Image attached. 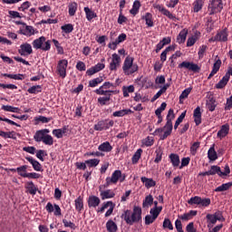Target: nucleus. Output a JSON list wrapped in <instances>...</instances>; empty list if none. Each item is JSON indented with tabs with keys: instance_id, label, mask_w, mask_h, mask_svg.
Listing matches in <instances>:
<instances>
[{
	"instance_id": "42",
	"label": "nucleus",
	"mask_w": 232,
	"mask_h": 232,
	"mask_svg": "<svg viewBox=\"0 0 232 232\" xmlns=\"http://www.w3.org/2000/svg\"><path fill=\"white\" fill-rule=\"evenodd\" d=\"M163 229H169V231H173V223H171V219L165 218L163 220V225H162Z\"/></svg>"
},
{
	"instance_id": "56",
	"label": "nucleus",
	"mask_w": 232,
	"mask_h": 232,
	"mask_svg": "<svg viewBox=\"0 0 232 232\" xmlns=\"http://www.w3.org/2000/svg\"><path fill=\"white\" fill-rule=\"evenodd\" d=\"M216 102L217 101H215L213 98L209 99V102L207 103L208 111H215V109L217 108Z\"/></svg>"
},
{
	"instance_id": "36",
	"label": "nucleus",
	"mask_w": 232,
	"mask_h": 232,
	"mask_svg": "<svg viewBox=\"0 0 232 232\" xmlns=\"http://www.w3.org/2000/svg\"><path fill=\"white\" fill-rule=\"evenodd\" d=\"M83 10L85 12L87 21H92V19H95V17H97V14L90 9V7H84Z\"/></svg>"
},
{
	"instance_id": "12",
	"label": "nucleus",
	"mask_w": 232,
	"mask_h": 232,
	"mask_svg": "<svg viewBox=\"0 0 232 232\" xmlns=\"http://www.w3.org/2000/svg\"><path fill=\"white\" fill-rule=\"evenodd\" d=\"M165 130L163 135L160 136V140H166L167 138L171 135L173 131V121H169L166 122L165 126L163 127V130Z\"/></svg>"
},
{
	"instance_id": "49",
	"label": "nucleus",
	"mask_w": 232,
	"mask_h": 232,
	"mask_svg": "<svg viewBox=\"0 0 232 232\" xmlns=\"http://www.w3.org/2000/svg\"><path fill=\"white\" fill-rule=\"evenodd\" d=\"M34 121L36 124H39V122H42V124H48V122L52 121V118H46L45 116H36L34 117Z\"/></svg>"
},
{
	"instance_id": "58",
	"label": "nucleus",
	"mask_w": 232,
	"mask_h": 232,
	"mask_svg": "<svg viewBox=\"0 0 232 232\" xmlns=\"http://www.w3.org/2000/svg\"><path fill=\"white\" fill-rule=\"evenodd\" d=\"M146 24L149 28L155 26V24L153 22V17L151 16V14H150V13L146 14Z\"/></svg>"
},
{
	"instance_id": "46",
	"label": "nucleus",
	"mask_w": 232,
	"mask_h": 232,
	"mask_svg": "<svg viewBox=\"0 0 232 232\" xmlns=\"http://www.w3.org/2000/svg\"><path fill=\"white\" fill-rule=\"evenodd\" d=\"M208 157L209 160H217V159H218V155H217V150H215V147H211L208 150Z\"/></svg>"
},
{
	"instance_id": "22",
	"label": "nucleus",
	"mask_w": 232,
	"mask_h": 232,
	"mask_svg": "<svg viewBox=\"0 0 232 232\" xmlns=\"http://www.w3.org/2000/svg\"><path fill=\"white\" fill-rule=\"evenodd\" d=\"M206 3V0H195L192 4V10L194 14H198L202 8H204V4Z\"/></svg>"
},
{
	"instance_id": "9",
	"label": "nucleus",
	"mask_w": 232,
	"mask_h": 232,
	"mask_svg": "<svg viewBox=\"0 0 232 232\" xmlns=\"http://www.w3.org/2000/svg\"><path fill=\"white\" fill-rule=\"evenodd\" d=\"M68 68V60L63 59L60 60L57 63L56 72L62 79L66 78V69Z\"/></svg>"
},
{
	"instance_id": "16",
	"label": "nucleus",
	"mask_w": 232,
	"mask_h": 232,
	"mask_svg": "<svg viewBox=\"0 0 232 232\" xmlns=\"http://www.w3.org/2000/svg\"><path fill=\"white\" fill-rule=\"evenodd\" d=\"M53 208H54V216L61 217L63 213L61 212V207H59V205L57 204L53 205L51 202H48L47 205L45 206V209L49 213H53Z\"/></svg>"
},
{
	"instance_id": "2",
	"label": "nucleus",
	"mask_w": 232,
	"mask_h": 232,
	"mask_svg": "<svg viewBox=\"0 0 232 232\" xmlns=\"http://www.w3.org/2000/svg\"><path fill=\"white\" fill-rule=\"evenodd\" d=\"M34 50H43V52H50L52 48V40H47L46 37L41 36L32 43Z\"/></svg>"
},
{
	"instance_id": "24",
	"label": "nucleus",
	"mask_w": 232,
	"mask_h": 232,
	"mask_svg": "<svg viewBox=\"0 0 232 232\" xmlns=\"http://www.w3.org/2000/svg\"><path fill=\"white\" fill-rule=\"evenodd\" d=\"M220 66H222V61L220 59H218L212 67V71L209 73L208 79H211L216 73L218 72V70H220Z\"/></svg>"
},
{
	"instance_id": "35",
	"label": "nucleus",
	"mask_w": 232,
	"mask_h": 232,
	"mask_svg": "<svg viewBox=\"0 0 232 232\" xmlns=\"http://www.w3.org/2000/svg\"><path fill=\"white\" fill-rule=\"evenodd\" d=\"M208 172L210 173V176L218 175V177H222V169H220L219 166L212 165Z\"/></svg>"
},
{
	"instance_id": "52",
	"label": "nucleus",
	"mask_w": 232,
	"mask_h": 232,
	"mask_svg": "<svg viewBox=\"0 0 232 232\" xmlns=\"http://www.w3.org/2000/svg\"><path fill=\"white\" fill-rule=\"evenodd\" d=\"M45 136L46 135H44L40 130L35 132V134L34 135V139L35 142H43V140H44Z\"/></svg>"
},
{
	"instance_id": "30",
	"label": "nucleus",
	"mask_w": 232,
	"mask_h": 232,
	"mask_svg": "<svg viewBox=\"0 0 232 232\" xmlns=\"http://www.w3.org/2000/svg\"><path fill=\"white\" fill-rule=\"evenodd\" d=\"M197 210H190L188 213H185L181 216H179V218H180V220H184L185 222H188V220H191V218H193V217H197Z\"/></svg>"
},
{
	"instance_id": "41",
	"label": "nucleus",
	"mask_w": 232,
	"mask_h": 232,
	"mask_svg": "<svg viewBox=\"0 0 232 232\" xmlns=\"http://www.w3.org/2000/svg\"><path fill=\"white\" fill-rule=\"evenodd\" d=\"M28 93L37 95L43 92V87L41 85H34L27 90Z\"/></svg>"
},
{
	"instance_id": "62",
	"label": "nucleus",
	"mask_w": 232,
	"mask_h": 232,
	"mask_svg": "<svg viewBox=\"0 0 232 232\" xmlns=\"http://www.w3.org/2000/svg\"><path fill=\"white\" fill-rule=\"evenodd\" d=\"M63 224L64 227H70L71 229H77V226H75V223L72 221H68L67 219H63Z\"/></svg>"
},
{
	"instance_id": "38",
	"label": "nucleus",
	"mask_w": 232,
	"mask_h": 232,
	"mask_svg": "<svg viewBox=\"0 0 232 232\" xmlns=\"http://www.w3.org/2000/svg\"><path fill=\"white\" fill-rule=\"evenodd\" d=\"M186 37H188V31H181L177 36V43H179V44H184V43H186Z\"/></svg>"
},
{
	"instance_id": "54",
	"label": "nucleus",
	"mask_w": 232,
	"mask_h": 232,
	"mask_svg": "<svg viewBox=\"0 0 232 232\" xmlns=\"http://www.w3.org/2000/svg\"><path fill=\"white\" fill-rule=\"evenodd\" d=\"M140 155H142V149H139L131 158L132 164H137L140 160Z\"/></svg>"
},
{
	"instance_id": "53",
	"label": "nucleus",
	"mask_w": 232,
	"mask_h": 232,
	"mask_svg": "<svg viewBox=\"0 0 232 232\" xmlns=\"http://www.w3.org/2000/svg\"><path fill=\"white\" fill-rule=\"evenodd\" d=\"M186 113L187 111H183L179 118L177 119L175 124H174V130H177L179 128V126H180L182 121H184V119H186Z\"/></svg>"
},
{
	"instance_id": "51",
	"label": "nucleus",
	"mask_w": 232,
	"mask_h": 232,
	"mask_svg": "<svg viewBox=\"0 0 232 232\" xmlns=\"http://www.w3.org/2000/svg\"><path fill=\"white\" fill-rule=\"evenodd\" d=\"M4 77H8V79H14V81H24V74H8L5 73Z\"/></svg>"
},
{
	"instance_id": "32",
	"label": "nucleus",
	"mask_w": 232,
	"mask_h": 232,
	"mask_svg": "<svg viewBox=\"0 0 232 232\" xmlns=\"http://www.w3.org/2000/svg\"><path fill=\"white\" fill-rule=\"evenodd\" d=\"M74 204H75V209H76V211H79V213H81V211L82 209H84V200H83L82 197L79 196L74 200Z\"/></svg>"
},
{
	"instance_id": "15",
	"label": "nucleus",
	"mask_w": 232,
	"mask_h": 232,
	"mask_svg": "<svg viewBox=\"0 0 232 232\" xmlns=\"http://www.w3.org/2000/svg\"><path fill=\"white\" fill-rule=\"evenodd\" d=\"M99 191H100V197L102 200H106L108 198H113L115 197V192L111 189H102V186L99 187Z\"/></svg>"
},
{
	"instance_id": "61",
	"label": "nucleus",
	"mask_w": 232,
	"mask_h": 232,
	"mask_svg": "<svg viewBox=\"0 0 232 232\" xmlns=\"http://www.w3.org/2000/svg\"><path fill=\"white\" fill-rule=\"evenodd\" d=\"M61 28L64 34H72L73 32V24H64Z\"/></svg>"
},
{
	"instance_id": "63",
	"label": "nucleus",
	"mask_w": 232,
	"mask_h": 232,
	"mask_svg": "<svg viewBox=\"0 0 232 232\" xmlns=\"http://www.w3.org/2000/svg\"><path fill=\"white\" fill-rule=\"evenodd\" d=\"M24 177V179H41V174L36 172H27Z\"/></svg>"
},
{
	"instance_id": "50",
	"label": "nucleus",
	"mask_w": 232,
	"mask_h": 232,
	"mask_svg": "<svg viewBox=\"0 0 232 232\" xmlns=\"http://www.w3.org/2000/svg\"><path fill=\"white\" fill-rule=\"evenodd\" d=\"M2 110H4V111H11L12 113H19L20 111L19 108L14 107L12 105H3Z\"/></svg>"
},
{
	"instance_id": "10",
	"label": "nucleus",
	"mask_w": 232,
	"mask_h": 232,
	"mask_svg": "<svg viewBox=\"0 0 232 232\" xmlns=\"http://www.w3.org/2000/svg\"><path fill=\"white\" fill-rule=\"evenodd\" d=\"M178 68L185 70H189L190 72H194V73H198L200 72V68L198 67V64L191 63V62H182L178 65Z\"/></svg>"
},
{
	"instance_id": "59",
	"label": "nucleus",
	"mask_w": 232,
	"mask_h": 232,
	"mask_svg": "<svg viewBox=\"0 0 232 232\" xmlns=\"http://www.w3.org/2000/svg\"><path fill=\"white\" fill-rule=\"evenodd\" d=\"M198 148H200V142L199 141L194 142L190 147L191 155H193V156L197 155V151H198Z\"/></svg>"
},
{
	"instance_id": "17",
	"label": "nucleus",
	"mask_w": 232,
	"mask_h": 232,
	"mask_svg": "<svg viewBox=\"0 0 232 232\" xmlns=\"http://www.w3.org/2000/svg\"><path fill=\"white\" fill-rule=\"evenodd\" d=\"M155 8L157 10H159V12H160V14H162L163 15H166V17H169V19H172V21L177 22V16H175V14H171V12H169V10L166 9V7H164V5H156Z\"/></svg>"
},
{
	"instance_id": "55",
	"label": "nucleus",
	"mask_w": 232,
	"mask_h": 232,
	"mask_svg": "<svg viewBox=\"0 0 232 232\" xmlns=\"http://www.w3.org/2000/svg\"><path fill=\"white\" fill-rule=\"evenodd\" d=\"M43 142L45 144V146H53V137H52L50 134H46Z\"/></svg>"
},
{
	"instance_id": "27",
	"label": "nucleus",
	"mask_w": 232,
	"mask_h": 232,
	"mask_svg": "<svg viewBox=\"0 0 232 232\" xmlns=\"http://www.w3.org/2000/svg\"><path fill=\"white\" fill-rule=\"evenodd\" d=\"M169 159L173 168H179V166H180V157H179V154L171 153L169 154Z\"/></svg>"
},
{
	"instance_id": "6",
	"label": "nucleus",
	"mask_w": 232,
	"mask_h": 232,
	"mask_svg": "<svg viewBox=\"0 0 232 232\" xmlns=\"http://www.w3.org/2000/svg\"><path fill=\"white\" fill-rule=\"evenodd\" d=\"M162 212V207H154L150 208V214L146 216V225L150 226V224H153L157 218H159V215Z\"/></svg>"
},
{
	"instance_id": "47",
	"label": "nucleus",
	"mask_w": 232,
	"mask_h": 232,
	"mask_svg": "<svg viewBox=\"0 0 232 232\" xmlns=\"http://www.w3.org/2000/svg\"><path fill=\"white\" fill-rule=\"evenodd\" d=\"M101 160L99 159H91L85 160V164L88 166V168H97V165L100 164Z\"/></svg>"
},
{
	"instance_id": "18",
	"label": "nucleus",
	"mask_w": 232,
	"mask_h": 232,
	"mask_svg": "<svg viewBox=\"0 0 232 232\" xmlns=\"http://www.w3.org/2000/svg\"><path fill=\"white\" fill-rule=\"evenodd\" d=\"M119 66H121V56H119V54H117V53H113L112 60L110 63L109 68L111 72H115V70H117V68H119Z\"/></svg>"
},
{
	"instance_id": "31",
	"label": "nucleus",
	"mask_w": 232,
	"mask_h": 232,
	"mask_svg": "<svg viewBox=\"0 0 232 232\" xmlns=\"http://www.w3.org/2000/svg\"><path fill=\"white\" fill-rule=\"evenodd\" d=\"M106 229L108 232H117L119 231V227H117V223H115L111 219H109L106 222Z\"/></svg>"
},
{
	"instance_id": "14",
	"label": "nucleus",
	"mask_w": 232,
	"mask_h": 232,
	"mask_svg": "<svg viewBox=\"0 0 232 232\" xmlns=\"http://www.w3.org/2000/svg\"><path fill=\"white\" fill-rule=\"evenodd\" d=\"M18 53L20 55H32L34 53V50L32 49V44L25 43L20 45V49L18 50Z\"/></svg>"
},
{
	"instance_id": "11",
	"label": "nucleus",
	"mask_w": 232,
	"mask_h": 232,
	"mask_svg": "<svg viewBox=\"0 0 232 232\" xmlns=\"http://www.w3.org/2000/svg\"><path fill=\"white\" fill-rule=\"evenodd\" d=\"M113 86H114L113 83L110 82H105L99 89H96L94 92L97 95H103L106 93H115V91H110V88H113Z\"/></svg>"
},
{
	"instance_id": "8",
	"label": "nucleus",
	"mask_w": 232,
	"mask_h": 232,
	"mask_svg": "<svg viewBox=\"0 0 232 232\" xmlns=\"http://www.w3.org/2000/svg\"><path fill=\"white\" fill-rule=\"evenodd\" d=\"M120 179H121V170L119 169L114 170L111 177H107L105 179V184L103 185V189L105 188H110L111 184H117Z\"/></svg>"
},
{
	"instance_id": "40",
	"label": "nucleus",
	"mask_w": 232,
	"mask_h": 232,
	"mask_svg": "<svg viewBox=\"0 0 232 232\" xmlns=\"http://www.w3.org/2000/svg\"><path fill=\"white\" fill-rule=\"evenodd\" d=\"M103 81L104 79L102 78V76L92 79L89 82V87L95 88L96 86H99V84H101V82H102Z\"/></svg>"
},
{
	"instance_id": "39",
	"label": "nucleus",
	"mask_w": 232,
	"mask_h": 232,
	"mask_svg": "<svg viewBox=\"0 0 232 232\" xmlns=\"http://www.w3.org/2000/svg\"><path fill=\"white\" fill-rule=\"evenodd\" d=\"M26 186V189H28L30 195H36L38 188L35 187V184H34L33 181L27 182Z\"/></svg>"
},
{
	"instance_id": "19",
	"label": "nucleus",
	"mask_w": 232,
	"mask_h": 232,
	"mask_svg": "<svg viewBox=\"0 0 232 232\" xmlns=\"http://www.w3.org/2000/svg\"><path fill=\"white\" fill-rule=\"evenodd\" d=\"M193 117L196 126H200V124H202V111H200V107L198 106L194 110Z\"/></svg>"
},
{
	"instance_id": "7",
	"label": "nucleus",
	"mask_w": 232,
	"mask_h": 232,
	"mask_svg": "<svg viewBox=\"0 0 232 232\" xmlns=\"http://www.w3.org/2000/svg\"><path fill=\"white\" fill-rule=\"evenodd\" d=\"M114 124L115 121H113V120H102L94 125V130L95 131H104L110 130V128H113Z\"/></svg>"
},
{
	"instance_id": "5",
	"label": "nucleus",
	"mask_w": 232,
	"mask_h": 232,
	"mask_svg": "<svg viewBox=\"0 0 232 232\" xmlns=\"http://www.w3.org/2000/svg\"><path fill=\"white\" fill-rule=\"evenodd\" d=\"M224 10V3L222 0H211L208 4L209 15H215V14H220Z\"/></svg>"
},
{
	"instance_id": "21",
	"label": "nucleus",
	"mask_w": 232,
	"mask_h": 232,
	"mask_svg": "<svg viewBox=\"0 0 232 232\" xmlns=\"http://www.w3.org/2000/svg\"><path fill=\"white\" fill-rule=\"evenodd\" d=\"M87 203L89 208H97L101 204V198L97 196H90Z\"/></svg>"
},
{
	"instance_id": "20",
	"label": "nucleus",
	"mask_w": 232,
	"mask_h": 232,
	"mask_svg": "<svg viewBox=\"0 0 232 232\" xmlns=\"http://www.w3.org/2000/svg\"><path fill=\"white\" fill-rule=\"evenodd\" d=\"M25 159L30 162L34 171H43V165H41L35 159L32 157H25Z\"/></svg>"
},
{
	"instance_id": "43",
	"label": "nucleus",
	"mask_w": 232,
	"mask_h": 232,
	"mask_svg": "<svg viewBox=\"0 0 232 232\" xmlns=\"http://www.w3.org/2000/svg\"><path fill=\"white\" fill-rule=\"evenodd\" d=\"M23 35H27L28 37L35 34V29L32 25H26L24 32H22Z\"/></svg>"
},
{
	"instance_id": "60",
	"label": "nucleus",
	"mask_w": 232,
	"mask_h": 232,
	"mask_svg": "<svg viewBox=\"0 0 232 232\" xmlns=\"http://www.w3.org/2000/svg\"><path fill=\"white\" fill-rule=\"evenodd\" d=\"M191 90H193V88L191 87L185 89L179 95V101H182V99H188V97L191 93Z\"/></svg>"
},
{
	"instance_id": "23",
	"label": "nucleus",
	"mask_w": 232,
	"mask_h": 232,
	"mask_svg": "<svg viewBox=\"0 0 232 232\" xmlns=\"http://www.w3.org/2000/svg\"><path fill=\"white\" fill-rule=\"evenodd\" d=\"M229 134V125L224 124L221 126L220 130L218 131L217 137L218 139H224V137H227Z\"/></svg>"
},
{
	"instance_id": "3",
	"label": "nucleus",
	"mask_w": 232,
	"mask_h": 232,
	"mask_svg": "<svg viewBox=\"0 0 232 232\" xmlns=\"http://www.w3.org/2000/svg\"><path fill=\"white\" fill-rule=\"evenodd\" d=\"M122 70L125 75H131L139 70V66L133 64V57L127 56L124 60Z\"/></svg>"
},
{
	"instance_id": "29",
	"label": "nucleus",
	"mask_w": 232,
	"mask_h": 232,
	"mask_svg": "<svg viewBox=\"0 0 232 232\" xmlns=\"http://www.w3.org/2000/svg\"><path fill=\"white\" fill-rule=\"evenodd\" d=\"M98 95H104L102 97L98 98V102L101 106L108 105V102L111 101V93H105V94H98Z\"/></svg>"
},
{
	"instance_id": "13",
	"label": "nucleus",
	"mask_w": 232,
	"mask_h": 232,
	"mask_svg": "<svg viewBox=\"0 0 232 232\" xmlns=\"http://www.w3.org/2000/svg\"><path fill=\"white\" fill-rule=\"evenodd\" d=\"M216 37L218 39V43H227V37H229V32L227 28L225 27L224 29L218 31L216 34Z\"/></svg>"
},
{
	"instance_id": "26",
	"label": "nucleus",
	"mask_w": 232,
	"mask_h": 232,
	"mask_svg": "<svg viewBox=\"0 0 232 232\" xmlns=\"http://www.w3.org/2000/svg\"><path fill=\"white\" fill-rule=\"evenodd\" d=\"M227 82H229V75L225 74L223 78L216 84L217 90H222L226 88Z\"/></svg>"
},
{
	"instance_id": "33",
	"label": "nucleus",
	"mask_w": 232,
	"mask_h": 232,
	"mask_svg": "<svg viewBox=\"0 0 232 232\" xmlns=\"http://www.w3.org/2000/svg\"><path fill=\"white\" fill-rule=\"evenodd\" d=\"M133 113V111L130 109H123L121 111H116L112 113V117H124L125 115H130Z\"/></svg>"
},
{
	"instance_id": "28",
	"label": "nucleus",
	"mask_w": 232,
	"mask_h": 232,
	"mask_svg": "<svg viewBox=\"0 0 232 232\" xmlns=\"http://www.w3.org/2000/svg\"><path fill=\"white\" fill-rule=\"evenodd\" d=\"M98 150H99V151L110 153V151H111V150H113V147L111 146L110 141H104L103 143L99 145Z\"/></svg>"
},
{
	"instance_id": "34",
	"label": "nucleus",
	"mask_w": 232,
	"mask_h": 232,
	"mask_svg": "<svg viewBox=\"0 0 232 232\" xmlns=\"http://www.w3.org/2000/svg\"><path fill=\"white\" fill-rule=\"evenodd\" d=\"M78 6L79 5L76 2H72L69 4L68 12L71 17H73V15H75V14L77 13Z\"/></svg>"
},
{
	"instance_id": "25",
	"label": "nucleus",
	"mask_w": 232,
	"mask_h": 232,
	"mask_svg": "<svg viewBox=\"0 0 232 232\" xmlns=\"http://www.w3.org/2000/svg\"><path fill=\"white\" fill-rule=\"evenodd\" d=\"M68 126H63L62 129H54L53 130V135L56 137V139H63L64 133H67Z\"/></svg>"
},
{
	"instance_id": "57",
	"label": "nucleus",
	"mask_w": 232,
	"mask_h": 232,
	"mask_svg": "<svg viewBox=\"0 0 232 232\" xmlns=\"http://www.w3.org/2000/svg\"><path fill=\"white\" fill-rule=\"evenodd\" d=\"M135 92V87L133 85H130L127 88H123V97H130V93H133Z\"/></svg>"
},
{
	"instance_id": "45",
	"label": "nucleus",
	"mask_w": 232,
	"mask_h": 232,
	"mask_svg": "<svg viewBox=\"0 0 232 232\" xmlns=\"http://www.w3.org/2000/svg\"><path fill=\"white\" fill-rule=\"evenodd\" d=\"M140 8V1H134L132 8L130 10V14L131 15H136L139 14V9Z\"/></svg>"
},
{
	"instance_id": "1",
	"label": "nucleus",
	"mask_w": 232,
	"mask_h": 232,
	"mask_svg": "<svg viewBox=\"0 0 232 232\" xmlns=\"http://www.w3.org/2000/svg\"><path fill=\"white\" fill-rule=\"evenodd\" d=\"M121 218H123L129 226H133V224L141 220L142 208H140V207L134 206L133 211L129 209L125 210L121 215Z\"/></svg>"
},
{
	"instance_id": "48",
	"label": "nucleus",
	"mask_w": 232,
	"mask_h": 232,
	"mask_svg": "<svg viewBox=\"0 0 232 232\" xmlns=\"http://www.w3.org/2000/svg\"><path fill=\"white\" fill-rule=\"evenodd\" d=\"M27 169H28V165H23L16 168V173H18L20 177H23V179H24V175H26Z\"/></svg>"
},
{
	"instance_id": "37",
	"label": "nucleus",
	"mask_w": 232,
	"mask_h": 232,
	"mask_svg": "<svg viewBox=\"0 0 232 232\" xmlns=\"http://www.w3.org/2000/svg\"><path fill=\"white\" fill-rule=\"evenodd\" d=\"M232 187V182L223 183L219 187L215 188L216 193H220L222 191H227Z\"/></svg>"
},
{
	"instance_id": "4",
	"label": "nucleus",
	"mask_w": 232,
	"mask_h": 232,
	"mask_svg": "<svg viewBox=\"0 0 232 232\" xmlns=\"http://www.w3.org/2000/svg\"><path fill=\"white\" fill-rule=\"evenodd\" d=\"M188 204H189V206L196 205L202 208H208L211 204V199L209 198H202L198 196H195L188 200Z\"/></svg>"
},
{
	"instance_id": "64",
	"label": "nucleus",
	"mask_w": 232,
	"mask_h": 232,
	"mask_svg": "<svg viewBox=\"0 0 232 232\" xmlns=\"http://www.w3.org/2000/svg\"><path fill=\"white\" fill-rule=\"evenodd\" d=\"M46 155H48L46 153V150H39L36 152V157L39 159V160H41L42 162H44V157H46Z\"/></svg>"
},
{
	"instance_id": "44",
	"label": "nucleus",
	"mask_w": 232,
	"mask_h": 232,
	"mask_svg": "<svg viewBox=\"0 0 232 232\" xmlns=\"http://www.w3.org/2000/svg\"><path fill=\"white\" fill-rule=\"evenodd\" d=\"M0 137H3V139H15V131L0 130Z\"/></svg>"
}]
</instances>
